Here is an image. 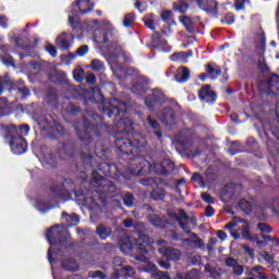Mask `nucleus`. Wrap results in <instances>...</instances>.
I'll return each instance as SVG.
<instances>
[{
  "mask_svg": "<svg viewBox=\"0 0 279 279\" xmlns=\"http://www.w3.org/2000/svg\"><path fill=\"white\" fill-rule=\"evenodd\" d=\"M19 130L14 124L4 128V138L10 140L9 145L14 154L21 155L27 151V142L24 137L17 136Z\"/></svg>",
  "mask_w": 279,
  "mask_h": 279,
  "instance_id": "obj_1",
  "label": "nucleus"
},
{
  "mask_svg": "<svg viewBox=\"0 0 279 279\" xmlns=\"http://www.w3.org/2000/svg\"><path fill=\"white\" fill-rule=\"evenodd\" d=\"M37 124L41 131L49 134L56 135L63 132V126H61V124H58V122H56L52 117L41 116L39 117Z\"/></svg>",
  "mask_w": 279,
  "mask_h": 279,
  "instance_id": "obj_2",
  "label": "nucleus"
},
{
  "mask_svg": "<svg viewBox=\"0 0 279 279\" xmlns=\"http://www.w3.org/2000/svg\"><path fill=\"white\" fill-rule=\"evenodd\" d=\"M158 244V253L166 257L168 260L171 262H180L182 253L180 250L167 246V242L165 240L157 241Z\"/></svg>",
  "mask_w": 279,
  "mask_h": 279,
  "instance_id": "obj_3",
  "label": "nucleus"
},
{
  "mask_svg": "<svg viewBox=\"0 0 279 279\" xmlns=\"http://www.w3.org/2000/svg\"><path fill=\"white\" fill-rule=\"evenodd\" d=\"M65 227L53 226L47 233V239L50 244L56 245L58 243H62L63 232Z\"/></svg>",
  "mask_w": 279,
  "mask_h": 279,
  "instance_id": "obj_4",
  "label": "nucleus"
},
{
  "mask_svg": "<svg viewBox=\"0 0 279 279\" xmlns=\"http://www.w3.org/2000/svg\"><path fill=\"white\" fill-rule=\"evenodd\" d=\"M180 227L189 234V228L196 226V219L194 217H187L183 210H180L179 217L177 218Z\"/></svg>",
  "mask_w": 279,
  "mask_h": 279,
  "instance_id": "obj_5",
  "label": "nucleus"
},
{
  "mask_svg": "<svg viewBox=\"0 0 279 279\" xmlns=\"http://www.w3.org/2000/svg\"><path fill=\"white\" fill-rule=\"evenodd\" d=\"M225 264L227 267L232 268L233 275L238 277L243 276L245 269H244V266L238 262V259L233 257H228L226 258Z\"/></svg>",
  "mask_w": 279,
  "mask_h": 279,
  "instance_id": "obj_6",
  "label": "nucleus"
},
{
  "mask_svg": "<svg viewBox=\"0 0 279 279\" xmlns=\"http://www.w3.org/2000/svg\"><path fill=\"white\" fill-rule=\"evenodd\" d=\"M198 97L201 100L206 102H213L217 99V95L211 89L210 85L202 87V89L198 92Z\"/></svg>",
  "mask_w": 279,
  "mask_h": 279,
  "instance_id": "obj_7",
  "label": "nucleus"
},
{
  "mask_svg": "<svg viewBox=\"0 0 279 279\" xmlns=\"http://www.w3.org/2000/svg\"><path fill=\"white\" fill-rule=\"evenodd\" d=\"M109 110L112 112L113 116H120L121 113L126 112V105L119 101L117 98H112L109 101Z\"/></svg>",
  "mask_w": 279,
  "mask_h": 279,
  "instance_id": "obj_8",
  "label": "nucleus"
},
{
  "mask_svg": "<svg viewBox=\"0 0 279 279\" xmlns=\"http://www.w3.org/2000/svg\"><path fill=\"white\" fill-rule=\"evenodd\" d=\"M134 275L135 270L132 268V266H124V268H116L111 279L131 278Z\"/></svg>",
  "mask_w": 279,
  "mask_h": 279,
  "instance_id": "obj_9",
  "label": "nucleus"
},
{
  "mask_svg": "<svg viewBox=\"0 0 279 279\" xmlns=\"http://www.w3.org/2000/svg\"><path fill=\"white\" fill-rule=\"evenodd\" d=\"M106 58L113 60L122 53V46L118 43H111L108 50H104Z\"/></svg>",
  "mask_w": 279,
  "mask_h": 279,
  "instance_id": "obj_10",
  "label": "nucleus"
},
{
  "mask_svg": "<svg viewBox=\"0 0 279 279\" xmlns=\"http://www.w3.org/2000/svg\"><path fill=\"white\" fill-rule=\"evenodd\" d=\"M160 120L166 125H173L175 123V112L170 108L163 109L160 114Z\"/></svg>",
  "mask_w": 279,
  "mask_h": 279,
  "instance_id": "obj_11",
  "label": "nucleus"
},
{
  "mask_svg": "<svg viewBox=\"0 0 279 279\" xmlns=\"http://www.w3.org/2000/svg\"><path fill=\"white\" fill-rule=\"evenodd\" d=\"M268 93L274 96L279 95V76L274 75L267 83Z\"/></svg>",
  "mask_w": 279,
  "mask_h": 279,
  "instance_id": "obj_12",
  "label": "nucleus"
},
{
  "mask_svg": "<svg viewBox=\"0 0 279 279\" xmlns=\"http://www.w3.org/2000/svg\"><path fill=\"white\" fill-rule=\"evenodd\" d=\"M183 243H186L191 248H204L203 241L195 233H192L190 239H184Z\"/></svg>",
  "mask_w": 279,
  "mask_h": 279,
  "instance_id": "obj_13",
  "label": "nucleus"
},
{
  "mask_svg": "<svg viewBox=\"0 0 279 279\" xmlns=\"http://www.w3.org/2000/svg\"><path fill=\"white\" fill-rule=\"evenodd\" d=\"M57 45L62 50H68L71 47L70 37L68 33H62L57 38Z\"/></svg>",
  "mask_w": 279,
  "mask_h": 279,
  "instance_id": "obj_14",
  "label": "nucleus"
},
{
  "mask_svg": "<svg viewBox=\"0 0 279 279\" xmlns=\"http://www.w3.org/2000/svg\"><path fill=\"white\" fill-rule=\"evenodd\" d=\"M198 5L209 12L217 11V0H197Z\"/></svg>",
  "mask_w": 279,
  "mask_h": 279,
  "instance_id": "obj_15",
  "label": "nucleus"
},
{
  "mask_svg": "<svg viewBox=\"0 0 279 279\" xmlns=\"http://www.w3.org/2000/svg\"><path fill=\"white\" fill-rule=\"evenodd\" d=\"M234 196V186L226 185L220 193V197L225 203L230 202Z\"/></svg>",
  "mask_w": 279,
  "mask_h": 279,
  "instance_id": "obj_16",
  "label": "nucleus"
},
{
  "mask_svg": "<svg viewBox=\"0 0 279 279\" xmlns=\"http://www.w3.org/2000/svg\"><path fill=\"white\" fill-rule=\"evenodd\" d=\"M193 52H174L171 54V61L187 63L189 59L192 57Z\"/></svg>",
  "mask_w": 279,
  "mask_h": 279,
  "instance_id": "obj_17",
  "label": "nucleus"
},
{
  "mask_svg": "<svg viewBox=\"0 0 279 279\" xmlns=\"http://www.w3.org/2000/svg\"><path fill=\"white\" fill-rule=\"evenodd\" d=\"M76 5L81 14H88V12L94 9V4L90 3V0H78Z\"/></svg>",
  "mask_w": 279,
  "mask_h": 279,
  "instance_id": "obj_18",
  "label": "nucleus"
},
{
  "mask_svg": "<svg viewBox=\"0 0 279 279\" xmlns=\"http://www.w3.org/2000/svg\"><path fill=\"white\" fill-rule=\"evenodd\" d=\"M256 228L260 232V236L263 240H270V236L268 234L272 232V229L269 225L262 222L258 223Z\"/></svg>",
  "mask_w": 279,
  "mask_h": 279,
  "instance_id": "obj_19",
  "label": "nucleus"
},
{
  "mask_svg": "<svg viewBox=\"0 0 279 279\" xmlns=\"http://www.w3.org/2000/svg\"><path fill=\"white\" fill-rule=\"evenodd\" d=\"M174 77L179 83H184L190 78V71L186 68H180Z\"/></svg>",
  "mask_w": 279,
  "mask_h": 279,
  "instance_id": "obj_20",
  "label": "nucleus"
},
{
  "mask_svg": "<svg viewBox=\"0 0 279 279\" xmlns=\"http://www.w3.org/2000/svg\"><path fill=\"white\" fill-rule=\"evenodd\" d=\"M94 39L98 44H106L108 43V37L106 35V32L102 29H96L94 33Z\"/></svg>",
  "mask_w": 279,
  "mask_h": 279,
  "instance_id": "obj_21",
  "label": "nucleus"
},
{
  "mask_svg": "<svg viewBox=\"0 0 279 279\" xmlns=\"http://www.w3.org/2000/svg\"><path fill=\"white\" fill-rule=\"evenodd\" d=\"M134 248V243L130 239H125L120 243V250L124 254H129Z\"/></svg>",
  "mask_w": 279,
  "mask_h": 279,
  "instance_id": "obj_22",
  "label": "nucleus"
},
{
  "mask_svg": "<svg viewBox=\"0 0 279 279\" xmlns=\"http://www.w3.org/2000/svg\"><path fill=\"white\" fill-rule=\"evenodd\" d=\"M97 234L101 240H107L111 234V229L109 227L99 226L97 227Z\"/></svg>",
  "mask_w": 279,
  "mask_h": 279,
  "instance_id": "obj_23",
  "label": "nucleus"
},
{
  "mask_svg": "<svg viewBox=\"0 0 279 279\" xmlns=\"http://www.w3.org/2000/svg\"><path fill=\"white\" fill-rule=\"evenodd\" d=\"M148 172L149 173H157V174H162L165 173V167L162 166V163H150L148 165Z\"/></svg>",
  "mask_w": 279,
  "mask_h": 279,
  "instance_id": "obj_24",
  "label": "nucleus"
},
{
  "mask_svg": "<svg viewBox=\"0 0 279 279\" xmlns=\"http://www.w3.org/2000/svg\"><path fill=\"white\" fill-rule=\"evenodd\" d=\"M180 22L183 24V26L186 28L189 33L194 32L195 28H194L193 22L189 16L183 15L182 17H180Z\"/></svg>",
  "mask_w": 279,
  "mask_h": 279,
  "instance_id": "obj_25",
  "label": "nucleus"
},
{
  "mask_svg": "<svg viewBox=\"0 0 279 279\" xmlns=\"http://www.w3.org/2000/svg\"><path fill=\"white\" fill-rule=\"evenodd\" d=\"M242 236L244 240L250 242L254 241V236H252V233H250V222H244L242 226Z\"/></svg>",
  "mask_w": 279,
  "mask_h": 279,
  "instance_id": "obj_26",
  "label": "nucleus"
},
{
  "mask_svg": "<svg viewBox=\"0 0 279 279\" xmlns=\"http://www.w3.org/2000/svg\"><path fill=\"white\" fill-rule=\"evenodd\" d=\"M238 206L245 214H252V204H250V202L245 201V198H242L239 202Z\"/></svg>",
  "mask_w": 279,
  "mask_h": 279,
  "instance_id": "obj_27",
  "label": "nucleus"
},
{
  "mask_svg": "<svg viewBox=\"0 0 279 279\" xmlns=\"http://www.w3.org/2000/svg\"><path fill=\"white\" fill-rule=\"evenodd\" d=\"M84 205L87 206L88 209H90V210L101 211V209L99 208V205L95 201V198H85L84 199Z\"/></svg>",
  "mask_w": 279,
  "mask_h": 279,
  "instance_id": "obj_28",
  "label": "nucleus"
},
{
  "mask_svg": "<svg viewBox=\"0 0 279 279\" xmlns=\"http://www.w3.org/2000/svg\"><path fill=\"white\" fill-rule=\"evenodd\" d=\"M63 267L68 271H76L78 269V265L74 259H68L63 262Z\"/></svg>",
  "mask_w": 279,
  "mask_h": 279,
  "instance_id": "obj_29",
  "label": "nucleus"
},
{
  "mask_svg": "<svg viewBox=\"0 0 279 279\" xmlns=\"http://www.w3.org/2000/svg\"><path fill=\"white\" fill-rule=\"evenodd\" d=\"M150 250V245L147 243H137V253L142 256L146 255Z\"/></svg>",
  "mask_w": 279,
  "mask_h": 279,
  "instance_id": "obj_30",
  "label": "nucleus"
},
{
  "mask_svg": "<svg viewBox=\"0 0 279 279\" xmlns=\"http://www.w3.org/2000/svg\"><path fill=\"white\" fill-rule=\"evenodd\" d=\"M16 130H17L16 136L17 137H24V136L28 135L31 126H28V124H23L22 126H20Z\"/></svg>",
  "mask_w": 279,
  "mask_h": 279,
  "instance_id": "obj_31",
  "label": "nucleus"
},
{
  "mask_svg": "<svg viewBox=\"0 0 279 279\" xmlns=\"http://www.w3.org/2000/svg\"><path fill=\"white\" fill-rule=\"evenodd\" d=\"M132 92L133 94L141 96L146 93V88L142 83H137L133 86Z\"/></svg>",
  "mask_w": 279,
  "mask_h": 279,
  "instance_id": "obj_32",
  "label": "nucleus"
},
{
  "mask_svg": "<svg viewBox=\"0 0 279 279\" xmlns=\"http://www.w3.org/2000/svg\"><path fill=\"white\" fill-rule=\"evenodd\" d=\"M73 77L77 82H82L84 80V70L82 68H75L73 70Z\"/></svg>",
  "mask_w": 279,
  "mask_h": 279,
  "instance_id": "obj_33",
  "label": "nucleus"
},
{
  "mask_svg": "<svg viewBox=\"0 0 279 279\" xmlns=\"http://www.w3.org/2000/svg\"><path fill=\"white\" fill-rule=\"evenodd\" d=\"M134 22H135V15L132 14V13L126 14V15L124 16V19H123V25H124V27H126V28H128V27H131Z\"/></svg>",
  "mask_w": 279,
  "mask_h": 279,
  "instance_id": "obj_34",
  "label": "nucleus"
},
{
  "mask_svg": "<svg viewBox=\"0 0 279 279\" xmlns=\"http://www.w3.org/2000/svg\"><path fill=\"white\" fill-rule=\"evenodd\" d=\"M101 181H104V177H100L98 171H93V173H92V184L94 186H99L98 183H101Z\"/></svg>",
  "mask_w": 279,
  "mask_h": 279,
  "instance_id": "obj_35",
  "label": "nucleus"
},
{
  "mask_svg": "<svg viewBox=\"0 0 279 279\" xmlns=\"http://www.w3.org/2000/svg\"><path fill=\"white\" fill-rule=\"evenodd\" d=\"M146 120L149 128H151L155 131L159 130V126H160L159 122H157V120L154 119L151 116H147Z\"/></svg>",
  "mask_w": 279,
  "mask_h": 279,
  "instance_id": "obj_36",
  "label": "nucleus"
},
{
  "mask_svg": "<svg viewBox=\"0 0 279 279\" xmlns=\"http://www.w3.org/2000/svg\"><path fill=\"white\" fill-rule=\"evenodd\" d=\"M207 72L211 75V78L216 80L219 75H221V69H215L211 65L207 66Z\"/></svg>",
  "mask_w": 279,
  "mask_h": 279,
  "instance_id": "obj_37",
  "label": "nucleus"
},
{
  "mask_svg": "<svg viewBox=\"0 0 279 279\" xmlns=\"http://www.w3.org/2000/svg\"><path fill=\"white\" fill-rule=\"evenodd\" d=\"M149 222L154 226V227H162L163 222L161 221L160 217L156 216V215H151L148 217Z\"/></svg>",
  "mask_w": 279,
  "mask_h": 279,
  "instance_id": "obj_38",
  "label": "nucleus"
},
{
  "mask_svg": "<svg viewBox=\"0 0 279 279\" xmlns=\"http://www.w3.org/2000/svg\"><path fill=\"white\" fill-rule=\"evenodd\" d=\"M173 8L175 11L180 12V14H185L187 11L189 5L186 3H174Z\"/></svg>",
  "mask_w": 279,
  "mask_h": 279,
  "instance_id": "obj_39",
  "label": "nucleus"
},
{
  "mask_svg": "<svg viewBox=\"0 0 279 279\" xmlns=\"http://www.w3.org/2000/svg\"><path fill=\"white\" fill-rule=\"evenodd\" d=\"M90 69L94 71H101L104 69V63L100 60H93Z\"/></svg>",
  "mask_w": 279,
  "mask_h": 279,
  "instance_id": "obj_40",
  "label": "nucleus"
},
{
  "mask_svg": "<svg viewBox=\"0 0 279 279\" xmlns=\"http://www.w3.org/2000/svg\"><path fill=\"white\" fill-rule=\"evenodd\" d=\"M253 239H254V241H256V243H257V245H258L259 248L266 246V244H267L269 241H271V242L274 241L272 238L267 239V240L264 239V241H260L259 238H258V235H254ZM275 240H277V239L275 238Z\"/></svg>",
  "mask_w": 279,
  "mask_h": 279,
  "instance_id": "obj_41",
  "label": "nucleus"
},
{
  "mask_svg": "<svg viewBox=\"0 0 279 279\" xmlns=\"http://www.w3.org/2000/svg\"><path fill=\"white\" fill-rule=\"evenodd\" d=\"M263 270H264V268H263L262 265H256V266H254V268H252L251 275H252L254 278H258L259 274H262Z\"/></svg>",
  "mask_w": 279,
  "mask_h": 279,
  "instance_id": "obj_42",
  "label": "nucleus"
},
{
  "mask_svg": "<svg viewBox=\"0 0 279 279\" xmlns=\"http://www.w3.org/2000/svg\"><path fill=\"white\" fill-rule=\"evenodd\" d=\"M120 124H121V125H124V131H125V132H130V131H131V126H132L131 119H129V118H123V119H121Z\"/></svg>",
  "mask_w": 279,
  "mask_h": 279,
  "instance_id": "obj_43",
  "label": "nucleus"
},
{
  "mask_svg": "<svg viewBox=\"0 0 279 279\" xmlns=\"http://www.w3.org/2000/svg\"><path fill=\"white\" fill-rule=\"evenodd\" d=\"M89 47L87 45H83L77 48L76 56L84 57L86 53H88Z\"/></svg>",
  "mask_w": 279,
  "mask_h": 279,
  "instance_id": "obj_44",
  "label": "nucleus"
},
{
  "mask_svg": "<svg viewBox=\"0 0 279 279\" xmlns=\"http://www.w3.org/2000/svg\"><path fill=\"white\" fill-rule=\"evenodd\" d=\"M123 201H124V204H125L128 207H131V206H133L134 196H132L131 193H126V194L124 195Z\"/></svg>",
  "mask_w": 279,
  "mask_h": 279,
  "instance_id": "obj_45",
  "label": "nucleus"
},
{
  "mask_svg": "<svg viewBox=\"0 0 279 279\" xmlns=\"http://www.w3.org/2000/svg\"><path fill=\"white\" fill-rule=\"evenodd\" d=\"M160 17L163 22H169L172 19V11H162Z\"/></svg>",
  "mask_w": 279,
  "mask_h": 279,
  "instance_id": "obj_46",
  "label": "nucleus"
},
{
  "mask_svg": "<svg viewBox=\"0 0 279 279\" xmlns=\"http://www.w3.org/2000/svg\"><path fill=\"white\" fill-rule=\"evenodd\" d=\"M205 270L206 272H209V277H214V278L219 277V272L218 270H216V268H210V266L207 265Z\"/></svg>",
  "mask_w": 279,
  "mask_h": 279,
  "instance_id": "obj_47",
  "label": "nucleus"
},
{
  "mask_svg": "<svg viewBox=\"0 0 279 279\" xmlns=\"http://www.w3.org/2000/svg\"><path fill=\"white\" fill-rule=\"evenodd\" d=\"M46 50L50 53L51 57L56 58L57 57V50L56 47L51 44L46 45Z\"/></svg>",
  "mask_w": 279,
  "mask_h": 279,
  "instance_id": "obj_48",
  "label": "nucleus"
},
{
  "mask_svg": "<svg viewBox=\"0 0 279 279\" xmlns=\"http://www.w3.org/2000/svg\"><path fill=\"white\" fill-rule=\"evenodd\" d=\"M202 198H203L204 202H206L208 204L214 203V198H213V196H210V194L208 192H203L202 193Z\"/></svg>",
  "mask_w": 279,
  "mask_h": 279,
  "instance_id": "obj_49",
  "label": "nucleus"
},
{
  "mask_svg": "<svg viewBox=\"0 0 279 279\" xmlns=\"http://www.w3.org/2000/svg\"><path fill=\"white\" fill-rule=\"evenodd\" d=\"M234 22H235V19L231 13H228L225 16L223 23H226L227 25H232V24H234Z\"/></svg>",
  "mask_w": 279,
  "mask_h": 279,
  "instance_id": "obj_50",
  "label": "nucleus"
},
{
  "mask_svg": "<svg viewBox=\"0 0 279 279\" xmlns=\"http://www.w3.org/2000/svg\"><path fill=\"white\" fill-rule=\"evenodd\" d=\"M155 279H171L168 272H153Z\"/></svg>",
  "mask_w": 279,
  "mask_h": 279,
  "instance_id": "obj_51",
  "label": "nucleus"
},
{
  "mask_svg": "<svg viewBox=\"0 0 279 279\" xmlns=\"http://www.w3.org/2000/svg\"><path fill=\"white\" fill-rule=\"evenodd\" d=\"M245 1L247 0H235V10L240 11L243 10L245 8Z\"/></svg>",
  "mask_w": 279,
  "mask_h": 279,
  "instance_id": "obj_52",
  "label": "nucleus"
},
{
  "mask_svg": "<svg viewBox=\"0 0 279 279\" xmlns=\"http://www.w3.org/2000/svg\"><path fill=\"white\" fill-rule=\"evenodd\" d=\"M112 264H113V268H114V270H116L117 267H121V266H122L123 259H122L120 256H116V257L113 258Z\"/></svg>",
  "mask_w": 279,
  "mask_h": 279,
  "instance_id": "obj_53",
  "label": "nucleus"
},
{
  "mask_svg": "<svg viewBox=\"0 0 279 279\" xmlns=\"http://www.w3.org/2000/svg\"><path fill=\"white\" fill-rule=\"evenodd\" d=\"M92 278L106 279V276L101 272V270H96L95 272H90Z\"/></svg>",
  "mask_w": 279,
  "mask_h": 279,
  "instance_id": "obj_54",
  "label": "nucleus"
},
{
  "mask_svg": "<svg viewBox=\"0 0 279 279\" xmlns=\"http://www.w3.org/2000/svg\"><path fill=\"white\" fill-rule=\"evenodd\" d=\"M158 265H159L161 268H163V269H169V268H171V264H170V262H168V260H162V259H160V260H158Z\"/></svg>",
  "mask_w": 279,
  "mask_h": 279,
  "instance_id": "obj_55",
  "label": "nucleus"
},
{
  "mask_svg": "<svg viewBox=\"0 0 279 279\" xmlns=\"http://www.w3.org/2000/svg\"><path fill=\"white\" fill-rule=\"evenodd\" d=\"M0 27L8 28V19L4 15H0Z\"/></svg>",
  "mask_w": 279,
  "mask_h": 279,
  "instance_id": "obj_56",
  "label": "nucleus"
},
{
  "mask_svg": "<svg viewBox=\"0 0 279 279\" xmlns=\"http://www.w3.org/2000/svg\"><path fill=\"white\" fill-rule=\"evenodd\" d=\"M272 210L275 211L276 215H279V198L274 199Z\"/></svg>",
  "mask_w": 279,
  "mask_h": 279,
  "instance_id": "obj_57",
  "label": "nucleus"
},
{
  "mask_svg": "<svg viewBox=\"0 0 279 279\" xmlns=\"http://www.w3.org/2000/svg\"><path fill=\"white\" fill-rule=\"evenodd\" d=\"M86 82L89 84H95L97 82V77L95 74H88L86 76Z\"/></svg>",
  "mask_w": 279,
  "mask_h": 279,
  "instance_id": "obj_58",
  "label": "nucleus"
},
{
  "mask_svg": "<svg viewBox=\"0 0 279 279\" xmlns=\"http://www.w3.org/2000/svg\"><path fill=\"white\" fill-rule=\"evenodd\" d=\"M243 250L245 253H247L251 257L254 256V250L250 247L248 245H243Z\"/></svg>",
  "mask_w": 279,
  "mask_h": 279,
  "instance_id": "obj_59",
  "label": "nucleus"
},
{
  "mask_svg": "<svg viewBox=\"0 0 279 279\" xmlns=\"http://www.w3.org/2000/svg\"><path fill=\"white\" fill-rule=\"evenodd\" d=\"M145 26L149 29H155L154 21L153 20H145L144 22Z\"/></svg>",
  "mask_w": 279,
  "mask_h": 279,
  "instance_id": "obj_60",
  "label": "nucleus"
},
{
  "mask_svg": "<svg viewBox=\"0 0 279 279\" xmlns=\"http://www.w3.org/2000/svg\"><path fill=\"white\" fill-rule=\"evenodd\" d=\"M175 279H192L187 272H179Z\"/></svg>",
  "mask_w": 279,
  "mask_h": 279,
  "instance_id": "obj_61",
  "label": "nucleus"
},
{
  "mask_svg": "<svg viewBox=\"0 0 279 279\" xmlns=\"http://www.w3.org/2000/svg\"><path fill=\"white\" fill-rule=\"evenodd\" d=\"M234 227H236V221H231L225 226V229L232 230Z\"/></svg>",
  "mask_w": 279,
  "mask_h": 279,
  "instance_id": "obj_62",
  "label": "nucleus"
},
{
  "mask_svg": "<svg viewBox=\"0 0 279 279\" xmlns=\"http://www.w3.org/2000/svg\"><path fill=\"white\" fill-rule=\"evenodd\" d=\"M123 223H124V226H125L126 228H131V227L133 226V220H132V219H125V220L123 221Z\"/></svg>",
  "mask_w": 279,
  "mask_h": 279,
  "instance_id": "obj_63",
  "label": "nucleus"
},
{
  "mask_svg": "<svg viewBox=\"0 0 279 279\" xmlns=\"http://www.w3.org/2000/svg\"><path fill=\"white\" fill-rule=\"evenodd\" d=\"M213 215H214V209L213 207L208 206L206 208V216L211 217Z\"/></svg>",
  "mask_w": 279,
  "mask_h": 279,
  "instance_id": "obj_64",
  "label": "nucleus"
}]
</instances>
